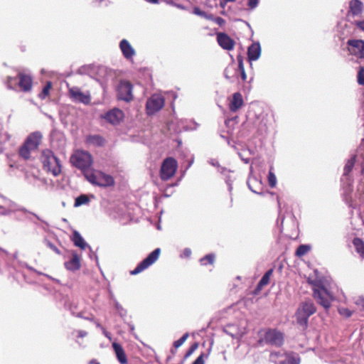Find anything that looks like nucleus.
<instances>
[{
    "instance_id": "obj_51",
    "label": "nucleus",
    "mask_w": 364,
    "mask_h": 364,
    "mask_svg": "<svg viewBox=\"0 0 364 364\" xmlns=\"http://www.w3.org/2000/svg\"><path fill=\"white\" fill-rule=\"evenodd\" d=\"M358 83L364 85V68L360 67L358 73Z\"/></svg>"
},
{
    "instance_id": "obj_50",
    "label": "nucleus",
    "mask_w": 364,
    "mask_h": 364,
    "mask_svg": "<svg viewBox=\"0 0 364 364\" xmlns=\"http://www.w3.org/2000/svg\"><path fill=\"white\" fill-rule=\"evenodd\" d=\"M247 152H248L250 154H252L250 149L247 151L244 150L242 152H238V156L245 164H248L250 162V158L247 157L245 154Z\"/></svg>"
},
{
    "instance_id": "obj_7",
    "label": "nucleus",
    "mask_w": 364,
    "mask_h": 364,
    "mask_svg": "<svg viewBox=\"0 0 364 364\" xmlns=\"http://www.w3.org/2000/svg\"><path fill=\"white\" fill-rule=\"evenodd\" d=\"M77 73L87 75L100 80V78H105L106 77L107 68L101 65H86L80 67L77 70Z\"/></svg>"
},
{
    "instance_id": "obj_64",
    "label": "nucleus",
    "mask_w": 364,
    "mask_h": 364,
    "mask_svg": "<svg viewBox=\"0 0 364 364\" xmlns=\"http://www.w3.org/2000/svg\"><path fill=\"white\" fill-rule=\"evenodd\" d=\"M208 163L213 166L218 167L220 166L219 162L215 159H210L208 160Z\"/></svg>"
},
{
    "instance_id": "obj_8",
    "label": "nucleus",
    "mask_w": 364,
    "mask_h": 364,
    "mask_svg": "<svg viewBox=\"0 0 364 364\" xmlns=\"http://www.w3.org/2000/svg\"><path fill=\"white\" fill-rule=\"evenodd\" d=\"M165 99L161 94H153L146 100V112L148 115H153L160 111L164 106Z\"/></svg>"
},
{
    "instance_id": "obj_58",
    "label": "nucleus",
    "mask_w": 364,
    "mask_h": 364,
    "mask_svg": "<svg viewBox=\"0 0 364 364\" xmlns=\"http://www.w3.org/2000/svg\"><path fill=\"white\" fill-rule=\"evenodd\" d=\"M193 14L195 15L199 16L200 17H203L205 15V12L202 11L199 7L196 6L193 9Z\"/></svg>"
},
{
    "instance_id": "obj_40",
    "label": "nucleus",
    "mask_w": 364,
    "mask_h": 364,
    "mask_svg": "<svg viewBox=\"0 0 364 364\" xmlns=\"http://www.w3.org/2000/svg\"><path fill=\"white\" fill-rule=\"evenodd\" d=\"M311 249V247L308 245H300L296 250V255L298 257H301L306 255Z\"/></svg>"
},
{
    "instance_id": "obj_47",
    "label": "nucleus",
    "mask_w": 364,
    "mask_h": 364,
    "mask_svg": "<svg viewBox=\"0 0 364 364\" xmlns=\"http://www.w3.org/2000/svg\"><path fill=\"white\" fill-rule=\"evenodd\" d=\"M268 182H269V185L271 188H274L275 187L276 184H277V178H276V176L275 174L272 172L271 171H269V173H268Z\"/></svg>"
},
{
    "instance_id": "obj_52",
    "label": "nucleus",
    "mask_w": 364,
    "mask_h": 364,
    "mask_svg": "<svg viewBox=\"0 0 364 364\" xmlns=\"http://www.w3.org/2000/svg\"><path fill=\"white\" fill-rule=\"evenodd\" d=\"M167 4L172 6L176 7L177 9H179L181 10H187L188 9V8L186 6H185L184 5L178 4V3L175 2L173 0H168Z\"/></svg>"
},
{
    "instance_id": "obj_41",
    "label": "nucleus",
    "mask_w": 364,
    "mask_h": 364,
    "mask_svg": "<svg viewBox=\"0 0 364 364\" xmlns=\"http://www.w3.org/2000/svg\"><path fill=\"white\" fill-rule=\"evenodd\" d=\"M215 260V255L213 254L206 255L205 257L200 259V262L202 265H206L208 264H213Z\"/></svg>"
},
{
    "instance_id": "obj_12",
    "label": "nucleus",
    "mask_w": 364,
    "mask_h": 364,
    "mask_svg": "<svg viewBox=\"0 0 364 364\" xmlns=\"http://www.w3.org/2000/svg\"><path fill=\"white\" fill-rule=\"evenodd\" d=\"M347 49L350 55L357 58L364 59V41L360 39H348L346 42Z\"/></svg>"
},
{
    "instance_id": "obj_5",
    "label": "nucleus",
    "mask_w": 364,
    "mask_h": 364,
    "mask_svg": "<svg viewBox=\"0 0 364 364\" xmlns=\"http://www.w3.org/2000/svg\"><path fill=\"white\" fill-rule=\"evenodd\" d=\"M133 85L128 80H121L116 89L117 98L119 101H123L129 103L134 99Z\"/></svg>"
},
{
    "instance_id": "obj_31",
    "label": "nucleus",
    "mask_w": 364,
    "mask_h": 364,
    "mask_svg": "<svg viewBox=\"0 0 364 364\" xmlns=\"http://www.w3.org/2000/svg\"><path fill=\"white\" fill-rule=\"evenodd\" d=\"M115 356L120 364H127V355L122 346L115 342Z\"/></svg>"
},
{
    "instance_id": "obj_54",
    "label": "nucleus",
    "mask_w": 364,
    "mask_h": 364,
    "mask_svg": "<svg viewBox=\"0 0 364 364\" xmlns=\"http://www.w3.org/2000/svg\"><path fill=\"white\" fill-rule=\"evenodd\" d=\"M124 117V113L123 112L115 107V123L120 122Z\"/></svg>"
},
{
    "instance_id": "obj_63",
    "label": "nucleus",
    "mask_w": 364,
    "mask_h": 364,
    "mask_svg": "<svg viewBox=\"0 0 364 364\" xmlns=\"http://www.w3.org/2000/svg\"><path fill=\"white\" fill-rule=\"evenodd\" d=\"M218 171L225 176H226L228 173L230 172V171L228 170L225 167H222L220 165L218 167Z\"/></svg>"
},
{
    "instance_id": "obj_1",
    "label": "nucleus",
    "mask_w": 364,
    "mask_h": 364,
    "mask_svg": "<svg viewBox=\"0 0 364 364\" xmlns=\"http://www.w3.org/2000/svg\"><path fill=\"white\" fill-rule=\"evenodd\" d=\"M316 311V307L311 299L301 302L296 311L295 318L297 324L305 330L308 326L309 317Z\"/></svg>"
},
{
    "instance_id": "obj_45",
    "label": "nucleus",
    "mask_w": 364,
    "mask_h": 364,
    "mask_svg": "<svg viewBox=\"0 0 364 364\" xmlns=\"http://www.w3.org/2000/svg\"><path fill=\"white\" fill-rule=\"evenodd\" d=\"M198 344L197 343H193L190 346V348L187 350L183 360L184 361L186 359H187L188 357H190L194 353V351L198 348Z\"/></svg>"
},
{
    "instance_id": "obj_49",
    "label": "nucleus",
    "mask_w": 364,
    "mask_h": 364,
    "mask_svg": "<svg viewBox=\"0 0 364 364\" xmlns=\"http://www.w3.org/2000/svg\"><path fill=\"white\" fill-rule=\"evenodd\" d=\"M210 351V348L208 349V352L207 354H205L203 353H200V355L196 359L193 364H204V357L207 358L209 355Z\"/></svg>"
},
{
    "instance_id": "obj_39",
    "label": "nucleus",
    "mask_w": 364,
    "mask_h": 364,
    "mask_svg": "<svg viewBox=\"0 0 364 364\" xmlns=\"http://www.w3.org/2000/svg\"><path fill=\"white\" fill-rule=\"evenodd\" d=\"M90 202V198L87 195L81 194L78 197L75 198V207H79L82 205L87 204Z\"/></svg>"
},
{
    "instance_id": "obj_2",
    "label": "nucleus",
    "mask_w": 364,
    "mask_h": 364,
    "mask_svg": "<svg viewBox=\"0 0 364 364\" xmlns=\"http://www.w3.org/2000/svg\"><path fill=\"white\" fill-rule=\"evenodd\" d=\"M41 161L43 170L54 176L60 175L62 171L60 161L54 153L50 149H44L41 155Z\"/></svg>"
},
{
    "instance_id": "obj_43",
    "label": "nucleus",
    "mask_w": 364,
    "mask_h": 364,
    "mask_svg": "<svg viewBox=\"0 0 364 364\" xmlns=\"http://www.w3.org/2000/svg\"><path fill=\"white\" fill-rule=\"evenodd\" d=\"M188 336L189 334L188 333H184L178 340L173 342V347L178 348L181 346L185 343Z\"/></svg>"
},
{
    "instance_id": "obj_34",
    "label": "nucleus",
    "mask_w": 364,
    "mask_h": 364,
    "mask_svg": "<svg viewBox=\"0 0 364 364\" xmlns=\"http://www.w3.org/2000/svg\"><path fill=\"white\" fill-rule=\"evenodd\" d=\"M272 273L273 269L267 270L258 282L256 289L260 290L264 286L267 285L269 282V279Z\"/></svg>"
},
{
    "instance_id": "obj_17",
    "label": "nucleus",
    "mask_w": 364,
    "mask_h": 364,
    "mask_svg": "<svg viewBox=\"0 0 364 364\" xmlns=\"http://www.w3.org/2000/svg\"><path fill=\"white\" fill-rule=\"evenodd\" d=\"M119 316L124 321L131 333H134V326L131 323L130 317L127 316V311L124 310L117 302L115 301V318Z\"/></svg>"
},
{
    "instance_id": "obj_56",
    "label": "nucleus",
    "mask_w": 364,
    "mask_h": 364,
    "mask_svg": "<svg viewBox=\"0 0 364 364\" xmlns=\"http://www.w3.org/2000/svg\"><path fill=\"white\" fill-rule=\"evenodd\" d=\"M339 314L346 318H348L352 315V311L346 308H341L338 310Z\"/></svg>"
},
{
    "instance_id": "obj_15",
    "label": "nucleus",
    "mask_w": 364,
    "mask_h": 364,
    "mask_svg": "<svg viewBox=\"0 0 364 364\" xmlns=\"http://www.w3.org/2000/svg\"><path fill=\"white\" fill-rule=\"evenodd\" d=\"M264 341L267 344L280 347L284 343L283 333L277 329H269L264 334Z\"/></svg>"
},
{
    "instance_id": "obj_14",
    "label": "nucleus",
    "mask_w": 364,
    "mask_h": 364,
    "mask_svg": "<svg viewBox=\"0 0 364 364\" xmlns=\"http://www.w3.org/2000/svg\"><path fill=\"white\" fill-rule=\"evenodd\" d=\"M131 205L121 203L118 205L117 209L115 208V219L117 218L121 225H126L132 220Z\"/></svg>"
},
{
    "instance_id": "obj_25",
    "label": "nucleus",
    "mask_w": 364,
    "mask_h": 364,
    "mask_svg": "<svg viewBox=\"0 0 364 364\" xmlns=\"http://www.w3.org/2000/svg\"><path fill=\"white\" fill-rule=\"evenodd\" d=\"M16 210V204L11 200L3 198V204L0 205V215H9Z\"/></svg>"
},
{
    "instance_id": "obj_48",
    "label": "nucleus",
    "mask_w": 364,
    "mask_h": 364,
    "mask_svg": "<svg viewBox=\"0 0 364 364\" xmlns=\"http://www.w3.org/2000/svg\"><path fill=\"white\" fill-rule=\"evenodd\" d=\"M44 243H45V245L48 248H50L51 250H53L56 254H58V255H60L61 254L60 250L55 245H53L51 242H50L49 240L45 239L44 240Z\"/></svg>"
},
{
    "instance_id": "obj_11",
    "label": "nucleus",
    "mask_w": 364,
    "mask_h": 364,
    "mask_svg": "<svg viewBox=\"0 0 364 364\" xmlns=\"http://www.w3.org/2000/svg\"><path fill=\"white\" fill-rule=\"evenodd\" d=\"M341 186L343 191L342 196L345 202L351 205V194L353 191V178L352 176H341Z\"/></svg>"
},
{
    "instance_id": "obj_29",
    "label": "nucleus",
    "mask_w": 364,
    "mask_h": 364,
    "mask_svg": "<svg viewBox=\"0 0 364 364\" xmlns=\"http://www.w3.org/2000/svg\"><path fill=\"white\" fill-rule=\"evenodd\" d=\"M72 241L76 247H78L82 250H85L86 247H88L91 250L90 246L87 245L80 232L77 230H74L73 232Z\"/></svg>"
},
{
    "instance_id": "obj_53",
    "label": "nucleus",
    "mask_w": 364,
    "mask_h": 364,
    "mask_svg": "<svg viewBox=\"0 0 364 364\" xmlns=\"http://www.w3.org/2000/svg\"><path fill=\"white\" fill-rule=\"evenodd\" d=\"M11 137V135L8 132H2L0 134V144L6 143L10 140Z\"/></svg>"
},
{
    "instance_id": "obj_59",
    "label": "nucleus",
    "mask_w": 364,
    "mask_h": 364,
    "mask_svg": "<svg viewBox=\"0 0 364 364\" xmlns=\"http://www.w3.org/2000/svg\"><path fill=\"white\" fill-rule=\"evenodd\" d=\"M96 326L97 328H100L102 331L105 336L111 341H112L111 333H108L99 323L97 322Z\"/></svg>"
},
{
    "instance_id": "obj_33",
    "label": "nucleus",
    "mask_w": 364,
    "mask_h": 364,
    "mask_svg": "<svg viewBox=\"0 0 364 364\" xmlns=\"http://www.w3.org/2000/svg\"><path fill=\"white\" fill-rule=\"evenodd\" d=\"M237 70L233 65L228 66L224 70V76L230 82H233L236 77Z\"/></svg>"
},
{
    "instance_id": "obj_61",
    "label": "nucleus",
    "mask_w": 364,
    "mask_h": 364,
    "mask_svg": "<svg viewBox=\"0 0 364 364\" xmlns=\"http://www.w3.org/2000/svg\"><path fill=\"white\" fill-rule=\"evenodd\" d=\"M191 250L190 248H185L183 254L181 255V257L188 258L191 255Z\"/></svg>"
},
{
    "instance_id": "obj_9",
    "label": "nucleus",
    "mask_w": 364,
    "mask_h": 364,
    "mask_svg": "<svg viewBox=\"0 0 364 364\" xmlns=\"http://www.w3.org/2000/svg\"><path fill=\"white\" fill-rule=\"evenodd\" d=\"M178 168L177 161L173 157L164 160L161 169L160 177L163 181H167L174 176Z\"/></svg>"
},
{
    "instance_id": "obj_26",
    "label": "nucleus",
    "mask_w": 364,
    "mask_h": 364,
    "mask_svg": "<svg viewBox=\"0 0 364 364\" xmlns=\"http://www.w3.org/2000/svg\"><path fill=\"white\" fill-rule=\"evenodd\" d=\"M243 105V99L240 92H237L232 95V100L229 105V109L231 112H237Z\"/></svg>"
},
{
    "instance_id": "obj_62",
    "label": "nucleus",
    "mask_w": 364,
    "mask_h": 364,
    "mask_svg": "<svg viewBox=\"0 0 364 364\" xmlns=\"http://www.w3.org/2000/svg\"><path fill=\"white\" fill-rule=\"evenodd\" d=\"M354 23L360 30L364 31V20L355 21Z\"/></svg>"
},
{
    "instance_id": "obj_22",
    "label": "nucleus",
    "mask_w": 364,
    "mask_h": 364,
    "mask_svg": "<svg viewBox=\"0 0 364 364\" xmlns=\"http://www.w3.org/2000/svg\"><path fill=\"white\" fill-rule=\"evenodd\" d=\"M64 264L66 269L71 272H75L80 269V257L75 251H73L72 252L70 259L65 262Z\"/></svg>"
},
{
    "instance_id": "obj_6",
    "label": "nucleus",
    "mask_w": 364,
    "mask_h": 364,
    "mask_svg": "<svg viewBox=\"0 0 364 364\" xmlns=\"http://www.w3.org/2000/svg\"><path fill=\"white\" fill-rule=\"evenodd\" d=\"M86 179L92 184L107 187L114 184V178L102 171H92L90 173H86Z\"/></svg>"
},
{
    "instance_id": "obj_42",
    "label": "nucleus",
    "mask_w": 364,
    "mask_h": 364,
    "mask_svg": "<svg viewBox=\"0 0 364 364\" xmlns=\"http://www.w3.org/2000/svg\"><path fill=\"white\" fill-rule=\"evenodd\" d=\"M17 82L18 76L16 77H8L6 84L9 89H15L17 85Z\"/></svg>"
},
{
    "instance_id": "obj_28",
    "label": "nucleus",
    "mask_w": 364,
    "mask_h": 364,
    "mask_svg": "<svg viewBox=\"0 0 364 364\" xmlns=\"http://www.w3.org/2000/svg\"><path fill=\"white\" fill-rule=\"evenodd\" d=\"M224 332L231 336L232 338H240L242 337L243 332L235 324H228L224 328Z\"/></svg>"
},
{
    "instance_id": "obj_23",
    "label": "nucleus",
    "mask_w": 364,
    "mask_h": 364,
    "mask_svg": "<svg viewBox=\"0 0 364 364\" xmlns=\"http://www.w3.org/2000/svg\"><path fill=\"white\" fill-rule=\"evenodd\" d=\"M261 55V46L259 42L252 43L247 48V58L249 61H255Z\"/></svg>"
},
{
    "instance_id": "obj_3",
    "label": "nucleus",
    "mask_w": 364,
    "mask_h": 364,
    "mask_svg": "<svg viewBox=\"0 0 364 364\" xmlns=\"http://www.w3.org/2000/svg\"><path fill=\"white\" fill-rule=\"evenodd\" d=\"M313 284V296L317 303L326 311L331 307L333 296L327 288L320 282L314 281Z\"/></svg>"
},
{
    "instance_id": "obj_24",
    "label": "nucleus",
    "mask_w": 364,
    "mask_h": 364,
    "mask_svg": "<svg viewBox=\"0 0 364 364\" xmlns=\"http://www.w3.org/2000/svg\"><path fill=\"white\" fill-rule=\"evenodd\" d=\"M43 135L40 132H34L29 134V136L27 137L26 141V144L28 145L31 149H33L34 150L36 149L42 139Z\"/></svg>"
},
{
    "instance_id": "obj_55",
    "label": "nucleus",
    "mask_w": 364,
    "mask_h": 364,
    "mask_svg": "<svg viewBox=\"0 0 364 364\" xmlns=\"http://www.w3.org/2000/svg\"><path fill=\"white\" fill-rule=\"evenodd\" d=\"M225 183L228 187V191L230 193L232 192V179L231 178V176L228 174H227L225 177Z\"/></svg>"
},
{
    "instance_id": "obj_35",
    "label": "nucleus",
    "mask_w": 364,
    "mask_h": 364,
    "mask_svg": "<svg viewBox=\"0 0 364 364\" xmlns=\"http://www.w3.org/2000/svg\"><path fill=\"white\" fill-rule=\"evenodd\" d=\"M353 244L360 257L364 259V242L358 237H355Z\"/></svg>"
},
{
    "instance_id": "obj_57",
    "label": "nucleus",
    "mask_w": 364,
    "mask_h": 364,
    "mask_svg": "<svg viewBox=\"0 0 364 364\" xmlns=\"http://www.w3.org/2000/svg\"><path fill=\"white\" fill-rule=\"evenodd\" d=\"M237 60L238 63V71L245 70L244 64H243V57L240 55H237Z\"/></svg>"
},
{
    "instance_id": "obj_21",
    "label": "nucleus",
    "mask_w": 364,
    "mask_h": 364,
    "mask_svg": "<svg viewBox=\"0 0 364 364\" xmlns=\"http://www.w3.org/2000/svg\"><path fill=\"white\" fill-rule=\"evenodd\" d=\"M119 46L123 56L127 60H130L135 55V50L127 39H122Z\"/></svg>"
},
{
    "instance_id": "obj_32",
    "label": "nucleus",
    "mask_w": 364,
    "mask_h": 364,
    "mask_svg": "<svg viewBox=\"0 0 364 364\" xmlns=\"http://www.w3.org/2000/svg\"><path fill=\"white\" fill-rule=\"evenodd\" d=\"M355 159L356 156L353 155L348 161H346L344 168H343V173L342 176H352L351 171L354 167L355 163Z\"/></svg>"
},
{
    "instance_id": "obj_19",
    "label": "nucleus",
    "mask_w": 364,
    "mask_h": 364,
    "mask_svg": "<svg viewBox=\"0 0 364 364\" xmlns=\"http://www.w3.org/2000/svg\"><path fill=\"white\" fill-rule=\"evenodd\" d=\"M217 41L221 48L227 50H232L235 46L234 40L225 33H218Z\"/></svg>"
},
{
    "instance_id": "obj_4",
    "label": "nucleus",
    "mask_w": 364,
    "mask_h": 364,
    "mask_svg": "<svg viewBox=\"0 0 364 364\" xmlns=\"http://www.w3.org/2000/svg\"><path fill=\"white\" fill-rule=\"evenodd\" d=\"M72 164L80 169L86 178V173L92 172L91 166L92 164V156L87 151H77L70 157Z\"/></svg>"
},
{
    "instance_id": "obj_30",
    "label": "nucleus",
    "mask_w": 364,
    "mask_h": 364,
    "mask_svg": "<svg viewBox=\"0 0 364 364\" xmlns=\"http://www.w3.org/2000/svg\"><path fill=\"white\" fill-rule=\"evenodd\" d=\"M349 9L352 15L356 16L363 12V4L360 0H351L349 2Z\"/></svg>"
},
{
    "instance_id": "obj_37",
    "label": "nucleus",
    "mask_w": 364,
    "mask_h": 364,
    "mask_svg": "<svg viewBox=\"0 0 364 364\" xmlns=\"http://www.w3.org/2000/svg\"><path fill=\"white\" fill-rule=\"evenodd\" d=\"M100 205L104 212L108 215H111L112 213V203L107 198H102L100 202Z\"/></svg>"
},
{
    "instance_id": "obj_13",
    "label": "nucleus",
    "mask_w": 364,
    "mask_h": 364,
    "mask_svg": "<svg viewBox=\"0 0 364 364\" xmlns=\"http://www.w3.org/2000/svg\"><path fill=\"white\" fill-rule=\"evenodd\" d=\"M272 357H277L279 358V364H299L300 357L299 355L294 352H272L271 353Z\"/></svg>"
},
{
    "instance_id": "obj_27",
    "label": "nucleus",
    "mask_w": 364,
    "mask_h": 364,
    "mask_svg": "<svg viewBox=\"0 0 364 364\" xmlns=\"http://www.w3.org/2000/svg\"><path fill=\"white\" fill-rule=\"evenodd\" d=\"M105 139L99 134H90L87 136L85 142L89 146H102L105 144Z\"/></svg>"
},
{
    "instance_id": "obj_44",
    "label": "nucleus",
    "mask_w": 364,
    "mask_h": 364,
    "mask_svg": "<svg viewBox=\"0 0 364 364\" xmlns=\"http://www.w3.org/2000/svg\"><path fill=\"white\" fill-rule=\"evenodd\" d=\"M102 117L110 124H114V109L109 110L105 114L102 115Z\"/></svg>"
},
{
    "instance_id": "obj_16",
    "label": "nucleus",
    "mask_w": 364,
    "mask_h": 364,
    "mask_svg": "<svg viewBox=\"0 0 364 364\" xmlns=\"http://www.w3.org/2000/svg\"><path fill=\"white\" fill-rule=\"evenodd\" d=\"M69 95L74 102L87 105L90 103L91 96L89 92H82L80 88L73 87L69 90Z\"/></svg>"
},
{
    "instance_id": "obj_20",
    "label": "nucleus",
    "mask_w": 364,
    "mask_h": 364,
    "mask_svg": "<svg viewBox=\"0 0 364 364\" xmlns=\"http://www.w3.org/2000/svg\"><path fill=\"white\" fill-rule=\"evenodd\" d=\"M252 172H253V167H252V166H250V176H249L248 180L247 181V186L252 192H253L256 194L261 195V194H262V193L259 191V190L261 189V181H259L256 177L252 176Z\"/></svg>"
},
{
    "instance_id": "obj_18",
    "label": "nucleus",
    "mask_w": 364,
    "mask_h": 364,
    "mask_svg": "<svg viewBox=\"0 0 364 364\" xmlns=\"http://www.w3.org/2000/svg\"><path fill=\"white\" fill-rule=\"evenodd\" d=\"M33 79L31 75L19 73L18 74L17 85L20 87L21 90L25 92L31 91L32 88Z\"/></svg>"
},
{
    "instance_id": "obj_36",
    "label": "nucleus",
    "mask_w": 364,
    "mask_h": 364,
    "mask_svg": "<svg viewBox=\"0 0 364 364\" xmlns=\"http://www.w3.org/2000/svg\"><path fill=\"white\" fill-rule=\"evenodd\" d=\"M32 150L34 149H31L28 144L24 143L19 149V155L24 159H28L31 157V151Z\"/></svg>"
},
{
    "instance_id": "obj_38",
    "label": "nucleus",
    "mask_w": 364,
    "mask_h": 364,
    "mask_svg": "<svg viewBox=\"0 0 364 364\" xmlns=\"http://www.w3.org/2000/svg\"><path fill=\"white\" fill-rule=\"evenodd\" d=\"M115 183L117 182V180H118V182L119 183V188L124 186L126 183V174L122 171H119L115 168Z\"/></svg>"
},
{
    "instance_id": "obj_10",
    "label": "nucleus",
    "mask_w": 364,
    "mask_h": 364,
    "mask_svg": "<svg viewBox=\"0 0 364 364\" xmlns=\"http://www.w3.org/2000/svg\"><path fill=\"white\" fill-rule=\"evenodd\" d=\"M160 253L161 249L156 248L154 251L149 253L145 259L140 262L136 267L130 272V274L132 275H136L147 269L157 261Z\"/></svg>"
},
{
    "instance_id": "obj_60",
    "label": "nucleus",
    "mask_w": 364,
    "mask_h": 364,
    "mask_svg": "<svg viewBox=\"0 0 364 364\" xmlns=\"http://www.w3.org/2000/svg\"><path fill=\"white\" fill-rule=\"evenodd\" d=\"M259 0H248L247 5L250 9H254L257 6Z\"/></svg>"
},
{
    "instance_id": "obj_46",
    "label": "nucleus",
    "mask_w": 364,
    "mask_h": 364,
    "mask_svg": "<svg viewBox=\"0 0 364 364\" xmlns=\"http://www.w3.org/2000/svg\"><path fill=\"white\" fill-rule=\"evenodd\" d=\"M50 87L51 82H48L47 84L44 86L41 93L39 95V97L41 99H45L48 95Z\"/></svg>"
}]
</instances>
